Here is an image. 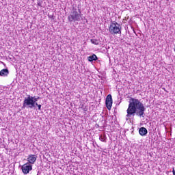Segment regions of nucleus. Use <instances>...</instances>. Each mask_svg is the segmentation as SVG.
<instances>
[{
	"label": "nucleus",
	"instance_id": "7ed1b4c3",
	"mask_svg": "<svg viewBox=\"0 0 175 175\" xmlns=\"http://www.w3.org/2000/svg\"><path fill=\"white\" fill-rule=\"evenodd\" d=\"M81 11L80 10L77 12V8H72V11L68 16V20L70 23H79L81 20Z\"/></svg>",
	"mask_w": 175,
	"mask_h": 175
},
{
	"label": "nucleus",
	"instance_id": "1a4fd4ad",
	"mask_svg": "<svg viewBox=\"0 0 175 175\" xmlns=\"http://www.w3.org/2000/svg\"><path fill=\"white\" fill-rule=\"evenodd\" d=\"M139 133L141 136H146L148 133V131L145 127H141L139 130Z\"/></svg>",
	"mask_w": 175,
	"mask_h": 175
},
{
	"label": "nucleus",
	"instance_id": "f257e3e1",
	"mask_svg": "<svg viewBox=\"0 0 175 175\" xmlns=\"http://www.w3.org/2000/svg\"><path fill=\"white\" fill-rule=\"evenodd\" d=\"M146 111V107L144 104L140 102V100L135 98H131L129 100V107L126 110L127 114L126 118H131L134 117L135 114L138 117H144V112Z\"/></svg>",
	"mask_w": 175,
	"mask_h": 175
},
{
	"label": "nucleus",
	"instance_id": "0eeeda50",
	"mask_svg": "<svg viewBox=\"0 0 175 175\" xmlns=\"http://www.w3.org/2000/svg\"><path fill=\"white\" fill-rule=\"evenodd\" d=\"M38 158V156L36 154H29L27 157V162L30 165H33L35 162H36V159Z\"/></svg>",
	"mask_w": 175,
	"mask_h": 175
},
{
	"label": "nucleus",
	"instance_id": "20e7f679",
	"mask_svg": "<svg viewBox=\"0 0 175 175\" xmlns=\"http://www.w3.org/2000/svg\"><path fill=\"white\" fill-rule=\"evenodd\" d=\"M109 31L111 35L121 33V26L117 22H111L109 27Z\"/></svg>",
	"mask_w": 175,
	"mask_h": 175
},
{
	"label": "nucleus",
	"instance_id": "f8f14e48",
	"mask_svg": "<svg viewBox=\"0 0 175 175\" xmlns=\"http://www.w3.org/2000/svg\"><path fill=\"white\" fill-rule=\"evenodd\" d=\"M99 139L100 140V142H106V135H100L99 137Z\"/></svg>",
	"mask_w": 175,
	"mask_h": 175
},
{
	"label": "nucleus",
	"instance_id": "2eb2a0df",
	"mask_svg": "<svg viewBox=\"0 0 175 175\" xmlns=\"http://www.w3.org/2000/svg\"><path fill=\"white\" fill-rule=\"evenodd\" d=\"M35 99H37V101H38V100H39L40 97L38 96V97H37V98H35Z\"/></svg>",
	"mask_w": 175,
	"mask_h": 175
},
{
	"label": "nucleus",
	"instance_id": "6e6552de",
	"mask_svg": "<svg viewBox=\"0 0 175 175\" xmlns=\"http://www.w3.org/2000/svg\"><path fill=\"white\" fill-rule=\"evenodd\" d=\"M0 76L2 77H8V76H9V70L8 68L2 69L0 71Z\"/></svg>",
	"mask_w": 175,
	"mask_h": 175
},
{
	"label": "nucleus",
	"instance_id": "4468645a",
	"mask_svg": "<svg viewBox=\"0 0 175 175\" xmlns=\"http://www.w3.org/2000/svg\"><path fill=\"white\" fill-rule=\"evenodd\" d=\"M172 173H173L174 175H175V170H174V168H173Z\"/></svg>",
	"mask_w": 175,
	"mask_h": 175
},
{
	"label": "nucleus",
	"instance_id": "f03ea898",
	"mask_svg": "<svg viewBox=\"0 0 175 175\" xmlns=\"http://www.w3.org/2000/svg\"><path fill=\"white\" fill-rule=\"evenodd\" d=\"M38 98H35V96L28 95L27 98H25L23 101V105L22 109H36L38 106Z\"/></svg>",
	"mask_w": 175,
	"mask_h": 175
},
{
	"label": "nucleus",
	"instance_id": "9b49d317",
	"mask_svg": "<svg viewBox=\"0 0 175 175\" xmlns=\"http://www.w3.org/2000/svg\"><path fill=\"white\" fill-rule=\"evenodd\" d=\"M90 42H91V43H92V44H96V45L99 44V43H100L99 40H96L95 38L91 39Z\"/></svg>",
	"mask_w": 175,
	"mask_h": 175
},
{
	"label": "nucleus",
	"instance_id": "423d86ee",
	"mask_svg": "<svg viewBox=\"0 0 175 175\" xmlns=\"http://www.w3.org/2000/svg\"><path fill=\"white\" fill-rule=\"evenodd\" d=\"M105 104L108 110H111V106H113V97H111V94H109L107 96Z\"/></svg>",
	"mask_w": 175,
	"mask_h": 175
},
{
	"label": "nucleus",
	"instance_id": "9d476101",
	"mask_svg": "<svg viewBox=\"0 0 175 175\" xmlns=\"http://www.w3.org/2000/svg\"><path fill=\"white\" fill-rule=\"evenodd\" d=\"M88 59L89 62H92V61H96L98 59V57L96 55L93 54L92 55L88 57Z\"/></svg>",
	"mask_w": 175,
	"mask_h": 175
},
{
	"label": "nucleus",
	"instance_id": "39448f33",
	"mask_svg": "<svg viewBox=\"0 0 175 175\" xmlns=\"http://www.w3.org/2000/svg\"><path fill=\"white\" fill-rule=\"evenodd\" d=\"M22 172L24 174H28L32 170V165L29 163H26L21 167Z\"/></svg>",
	"mask_w": 175,
	"mask_h": 175
},
{
	"label": "nucleus",
	"instance_id": "ddd939ff",
	"mask_svg": "<svg viewBox=\"0 0 175 175\" xmlns=\"http://www.w3.org/2000/svg\"><path fill=\"white\" fill-rule=\"evenodd\" d=\"M36 106L38 107V110H42V105L38 104V105H36Z\"/></svg>",
	"mask_w": 175,
	"mask_h": 175
}]
</instances>
